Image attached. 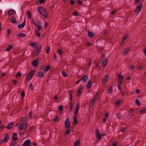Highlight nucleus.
<instances>
[{"mask_svg":"<svg viewBox=\"0 0 146 146\" xmlns=\"http://www.w3.org/2000/svg\"><path fill=\"white\" fill-rule=\"evenodd\" d=\"M108 61L107 59H105L102 62V66L103 67H105L107 65L108 63Z\"/></svg>","mask_w":146,"mask_h":146,"instance_id":"nucleus-17","label":"nucleus"},{"mask_svg":"<svg viewBox=\"0 0 146 146\" xmlns=\"http://www.w3.org/2000/svg\"><path fill=\"white\" fill-rule=\"evenodd\" d=\"M135 101L136 104L137 105H138V106H140V101L138 99H136Z\"/></svg>","mask_w":146,"mask_h":146,"instance_id":"nucleus-42","label":"nucleus"},{"mask_svg":"<svg viewBox=\"0 0 146 146\" xmlns=\"http://www.w3.org/2000/svg\"><path fill=\"white\" fill-rule=\"evenodd\" d=\"M128 38V36L127 35H126L124 36L122 38V40L123 41L125 40Z\"/></svg>","mask_w":146,"mask_h":146,"instance_id":"nucleus-40","label":"nucleus"},{"mask_svg":"<svg viewBox=\"0 0 146 146\" xmlns=\"http://www.w3.org/2000/svg\"><path fill=\"white\" fill-rule=\"evenodd\" d=\"M36 27L37 28V29H38V30H37L38 31H40L41 30H43V29L42 28L41 26L40 25Z\"/></svg>","mask_w":146,"mask_h":146,"instance_id":"nucleus-41","label":"nucleus"},{"mask_svg":"<svg viewBox=\"0 0 146 146\" xmlns=\"http://www.w3.org/2000/svg\"><path fill=\"white\" fill-rule=\"evenodd\" d=\"M108 79V76L107 75H106L103 78L102 80V83L104 85L106 84V82L107 81Z\"/></svg>","mask_w":146,"mask_h":146,"instance_id":"nucleus-10","label":"nucleus"},{"mask_svg":"<svg viewBox=\"0 0 146 146\" xmlns=\"http://www.w3.org/2000/svg\"><path fill=\"white\" fill-rule=\"evenodd\" d=\"M35 72V70L30 71V72L27 74L25 80H26L27 81H28L33 77Z\"/></svg>","mask_w":146,"mask_h":146,"instance_id":"nucleus-3","label":"nucleus"},{"mask_svg":"<svg viewBox=\"0 0 146 146\" xmlns=\"http://www.w3.org/2000/svg\"><path fill=\"white\" fill-rule=\"evenodd\" d=\"M39 32L37 30H36L35 31V35H37L38 37H40V34Z\"/></svg>","mask_w":146,"mask_h":146,"instance_id":"nucleus-27","label":"nucleus"},{"mask_svg":"<svg viewBox=\"0 0 146 146\" xmlns=\"http://www.w3.org/2000/svg\"><path fill=\"white\" fill-rule=\"evenodd\" d=\"M92 43L90 42H88L86 43V45L88 47H90L91 46Z\"/></svg>","mask_w":146,"mask_h":146,"instance_id":"nucleus-64","label":"nucleus"},{"mask_svg":"<svg viewBox=\"0 0 146 146\" xmlns=\"http://www.w3.org/2000/svg\"><path fill=\"white\" fill-rule=\"evenodd\" d=\"M29 87L31 88L32 90H33V84L32 83H31L29 86Z\"/></svg>","mask_w":146,"mask_h":146,"instance_id":"nucleus-63","label":"nucleus"},{"mask_svg":"<svg viewBox=\"0 0 146 146\" xmlns=\"http://www.w3.org/2000/svg\"><path fill=\"white\" fill-rule=\"evenodd\" d=\"M21 76V73L20 72H19L18 73H17L16 75V77H19L20 76Z\"/></svg>","mask_w":146,"mask_h":146,"instance_id":"nucleus-52","label":"nucleus"},{"mask_svg":"<svg viewBox=\"0 0 146 146\" xmlns=\"http://www.w3.org/2000/svg\"><path fill=\"white\" fill-rule=\"evenodd\" d=\"M94 101V99L90 103L89 106L90 108H91L93 105L95 103Z\"/></svg>","mask_w":146,"mask_h":146,"instance_id":"nucleus-31","label":"nucleus"},{"mask_svg":"<svg viewBox=\"0 0 146 146\" xmlns=\"http://www.w3.org/2000/svg\"><path fill=\"white\" fill-rule=\"evenodd\" d=\"M46 0H39V3L40 4H42L45 2Z\"/></svg>","mask_w":146,"mask_h":146,"instance_id":"nucleus-55","label":"nucleus"},{"mask_svg":"<svg viewBox=\"0 0 146 146\" xmlns=\"http://www.w3.org/2000/svg\"><path fill=\"white\" fill-rule=\"evenodd\" d=\"M58 54L60 56L62 55V53L63 52V51L60 49H59L58 50Z\"/></svg>","mask_w":146,"mask_h":146,"instance_id":"nucleus-35","label":"nucleus"},{"mask_svg":"<svg viewBox=\"0 0 146 146\" xmlns=\"http://www.w3.org/2000/svg\"><path fill=\"white\" fill-rule=\"evenodd\" d=\"M31 141L28 139L26 140L23 144V146H31Z\"/></svg>","mask_w":146,"mask_h":146,"instance_id":"nucleus-7","label":"nucleus"},{"mask_svg":"<svg viewBox=\"0 0 146 146\" xmlns=\"http://www.w3.org/2000/svg\"><path fill=\"white\" fill-rule=\"evenodd\" d=\"M102 34L104 36H106L107 34V30H105L102 32Z\"/></svg>","mask_w":146,"mask_h":146,"instance_id":"nucleus-48","label":"nucleus"},{"mask_svg":"<svg viewBox=\"0 0 146 146\" xmlns=\"http://www.w3.org/2000/svg\"><path fill=\"white\" fill-rule=\"evenodd\" d=\"M79 108H79V104H78L77 105V106L76 107V111L75 112V113H74L75 116H76V114L79 110Z\"/></svg>","mask_w":146,"mask_h":146,"instance_id":"nucleus-26","label":"nucleus"},{"mask_svg":"<svg viewBox=\"0 0 146 146\" xmlns=\"http://www.w3.org/2000/svg\"><path fill=\"white\" fill-rule=\"evenodd\" d=\"M15 12V11L13 10H9L8 12V13L9 16H10L13 15V13Z\"/></svg>","mask_w":146,"mask_h":146,"instance_id":"nucleus-25","label":"nucleus"},{"mask_svg":"<svg viewBox=\"0 0 146 146\" xmlns=\"http://www.w3.org/2000/svg\"><path fill=\"white\" fill-rule=\"evenodd\" d=\"M38 44L36 42H32L30 44V45L32 46H36L38 45Z\"/></svg>","mask_w":146,"mask_h":146,"instance_id":"nucleus-39","label":"nucleus"},{"mask_svg":"<svg viewBox=\"0 0 146 146\" xmlns=\"http://www.w3.org/2000/svg\"><path fill=\"white\" fill-rule=\"evenodd\" d=\"M44 75V73L42 71H38L37 72V76L39 77H43Z\"/></svg>","mask_w":146,"mask_h":146,"instance_id":"nucleus-19","label":"nucleus"},{"mask_svg":"<svg viewBox=\"0 0 146 146\" xmlns=\"http://www.w3.org/2000/svg\"><path fill=\"white\" fill-rule=\"evenodd\" d=\"M130 47H127L123 51V55L125 54L126 55L130 51Z\"/></svg>","mask_w":146,"mask_h":146,"instance_id":"nucleus-11","label":"nucleus"},{"mask_svg":"<svg viewBox=\"0 0 146 146\" xmlns=\"http://www.w3.org/2000/svg\"><path fill=\"white\" fill-rule=\"evenodd\" d=\"M121 94L122 96H124L125 94V92L123 90H121Z\"/></svg>","mask_w":146,"mask_h":146,"instance_id":"nucleus-47","label":"nucleus"},{"mask_svg":"<svg viewBox=\"0 0 146 146\" xmlns=\"http://www.w3.org/2000/svg\"><path fill=\"white\" fill-rule=\"evenodd\" d=\"M134 111V109H131L129 110V113H130V116L131 117H133L134 116V114L133 113V112Z\"/></svg>","mask_w":146,"mask_h":146,"instance_id":"nucleus-24","label":"nucleus"},{"mask_svg":"<svg viewBox=\"0 0 146 146\" xmlns=\"http://www.w3.org/2000/svg\"><path fill=\"white\" fill-rule=\"evenodd\" d=\"M58 110L60 111H62L63 110V106L62 105H61L59 107Z\"/></svg>","mask_w":146,"mask_h":146,"instance_id":"nucleus-51","label":"nucleus"},{"mask_svg":"<svg viewBox=\"0 0 146 146\" xmlns=\"http://www.w3.org/2000/svg\"><path fill=\"white\" fill-rule=\"evenodd\" d=\"M134 68V66L133 65H132L130 67H129V69L131 70H133Z\"/></svg>","mask_w":146,"mask_h":146,"instance_id":"nucleus-57","label":"nucleus"},{"mask_svg":"<svg viewBox=\"0 0 146 146\" xmlns=\"http://www.w3.org/2000/svg\"><path fill=\"white\" fill-rule=\"evenodd\" d=\"M113 89L112 87H110L109 88L107 91L108 93L110 94L112 92Z\"/></svg>","mask_w":146,"mask_h":146,"instance_id":"nucleus-33","label":"nucleus"},{"mask_svg":"<svg viewBox=\"0 0 146 146\" xmlns=\"http://www.w3.org/2000/svg\"><path fill=\"white\" fill-rule=\"evenodd\" d=\"M29 117L31 118L32 117V113L31 112H30L28 114Z\"/></svg>","mask_w":146,"mask_h":146,"instance_id":"nucleus-54","label":"nucleus"},{"mask_svg":"<svg viewBox=\"0 0 146 146\" xmlns=\"http://www.w3.org/2000/svg\"><path fill=\"white\" fill-rule=\"evenodd\" d=\"M25 21L22 24H19L18 26V28L21 29H23L25 25Z\"/></svg>","mask_w":146,"mask_h":146,"instance_id":"nucleus-16","label":"nucleus"},{"mask_svg":"<svg viewBox=\"0 0 146 146\" xmlns=\"http://www.w3.org/2000/svg\"><path fill=\"white\" fill-rule=\"evenodd\" d=\"M41 48V46H38L37 47H35L34 50H36V55H38L39 52L40 51Z\"/></svg>","mask_w":146,"mask_h":146,"instance_id":"nucleus-8","label":"nucleus"},{"mask_svg":"<svg viewBox=\"0 0 146 146\" xmlns=\"http://www.w3.org/2000/svg\"><path fill=\"white\" fill-rule=\"evenodd\" d=\"M118 80H122V81L123 78V76H121V75H119L118 76Z\"/></svg>","mask_w":146,"mask_h":146,"instance_id":"nucleus-36","label":"nucleus"},{"mask_svg":"<svg viewBox=\"0 0 146 146\" xmlns=\"http://www.w3.org/2000/svg\"><path fill=\"white\" fill-rule=\"evenodd\" d=\"M9 139V136L8 133L5 134L4 135V138L0 140V144H1L3 143L7 142Z\"/></svg>","mask_w":146,"mask_h":146,"instance_id":"nucleus-4","label":"nucleus"},{"mask_svg":"<svg viewBox=\"0 0 146 146\" xmlns=\"http://www.w3.org/2000/svg\"><path fill=\"white\" fill-rule=\"evenodd\" d=\"M27 124L26 123H22L19 125V129L20 130L25 129L27 127Z\"/></svg>","mask_w":146,"mask_h":146,"instance_id":"nucleus-5","label":"nucleus"},{"mask_svg":"<svg viewBox=\"0 0 146 146\" xmlns=\"http://www.w3.org/2000/svg\"><path fill=\"white\" fill-rule=\"evenodd\" d=\"M74 122L75 125H76L78 124L76 118V116H73Z\"/></svg>","mask_w":146,"mask_h":146,"instance_id":"nucleus-32","label":"nucleus"},{"mask_svg":"<svg viewBox=\"0 0 146 146\" xmlns=\"http://www.w3.org/2000/svg\"><path fill=\"white\" fill-rule=\"evenodd\" d=\"M33 23L34 25L36 27H37L39 25V24H40V22L38 20H36V21H33Z\"/></svg>","mask_w":146,"mask_h":146,"instance_id":"nucleus-20","label":"nucleus"},{"mask_svg":"<svg viewBox=\"0 0 146 146\" xmlns=\"http://www.w3.org/2000/svg\"><path fill=\"white\" fill-rule=\"evenodd\" d=\"M117 143L116 142H113L111 146H117Z\"/></svg>","mask_w":146,"mask_h":146,"instance_id":"nucleus-60","label":"nucleus"},{"mask_svg":"<svg viewBox=\"0 0 146 146\" xmlns=\"http://www.w3.org/2000/svg\"><path fill=\"white\" fill-rule=\"evenodd\" d=\"M38 11L40 14L45 17L47 16V14L45 9L43 7H38Z\"/></svg>","mask_w":146,"mask_h":146,"instance_id":"nucleus-2","label":"nucleus"},{"mask_svg":"<svg viewBox=\"0 0 146 146\" xmlns=\"http://www.w3.org/2000/svg\"><path fill=\"white\" fill-rule=\"evenodd\" d=\"M77 2L79 5H82L83 4V3L82 1L80 0H77Z\"/></svg>","mask_w":146,"mask_h":146,"instance_id":"nucleus-49","label":"nucleus"},{"mask_svg":"<svg viewBox=\"0 0 146 146\" xmlns=\"http://www.w3.org/2000/svg\"><path fill=\"white\" fill-rule=\"evenodd\" d=\"M142 7V4L141 3L139 4L136 8L135 10V12L136 13H139L141 10Z\"/></svg>","mask_w":146,"mask_h":146,"instance_id":"nucleus-6","label":"nucleus"},{"mask_svg":"<svg viewBox=\"0 0 146 146\" xmlns=\"http://www.w3.org/2000/svg\"><path fill=\"white\" fill-rule=\"evenodd\" d=\"M75 2L74 1L71 0L70 1V3L72 5H73L75 4Z\"/></svg>","mask_w":146,"mask_h":146,"instance_id":"nucleus-62","label":"nucleus"},{"mask_svg":"<svg viewBox=\"0 0 146 146\" xmlns=\"http://www.w3.org/2000/svg\"><path fill=\"white\" fill-rule=\"evenodd\" d=\"M39 64V62H38L36 60H34L32 62V64L34 66H37Z\"/></svg>","mask_w":146,"mask_h":146,"instance_id":"nucleus-12","label":"nucleus"},{"mask_svg":"<svg viewBox=\"0 0 146 146\" xmlns=\"http://www.w3.org/2000/svg\"><path fill=\"white\" fill-rule=\"evenodd\" d=\"M92 82L91 81H89L86 86V88L87 89H90L92 87Z\"/></svg>","mask_w":146,"mask_h":146,"instance_id":"nucleus-18","label":"nucleus"},{"mask_svg":"<svg viewBox=\"0 0 146 146\" xmlns=\"http://www.w3.org/2000/svg\"><path fill=\"white\" fill-rule=\"evenodd\" d=\"M102 137V135L100 134L96 135V138L99 140H100L101 139Z\"/></svg>","mask_w":146,"mask_h":146,"instance_id":"nucleus-37","label":"nucleus"},{"mask_svg":"<svg viewBox=\"0 0 146 146\" xmlns=\"http://www.w3.org/2000/svg\"><path fill=\"white\" fill-rule=\"evenodd\" d=\"M14 125V123L13 122H11L9 123L8 125L7 126V128L8 129H11L12 128Z\"/></svg>","mask_w":146,"mask_h":146,"instance_id":"nucleus-13","label":"nucleus"},{"mask_svg":"<svg viewBox=\"0 0 146 146\" xmlns=\"http://www.w3.org/2000/svg\"><path fill=\"white\" fill-rule=\"evenodd\" d=\"M88 76L87 75H85L83 76L80 79L83 82H86L88 80Z\"/></svg>","mask_w":146,"mask_h":146,"instance_id":"nucleus-9","label":"nucleus"},{"mask_svg":"<svg viewBox=\"0 0 146 146\" xmlns=\"http://www.w3.org/2000/svg\"><path fill=\"white\" fill-rule=\"evenodd\" d=\"M46 48H47V49L46 50V52L47 54H48L49 53L50 51V47L49 46H46Z\"/></svg>","mask_w":146,"mask_h":146,"instance_id":"nucleus-43","label":"nucleus"},{"mask_svg":"<svg viewBox=\"0 0 146 146\" xmlns=\"http://www.w3.org/2000/svg\"><path fill=\"white\" fill-rule=\"evenodd\" d=\"M61 74L64 77H66L68 76V75L64 71H62L61 72Z\"/></svg>","mask_w":146,"mask_h":146,"instance_id":"nucleus-34","label":"nucleus"},{"mask_svg":"<svg viewBox=\"0 0 146 146\" xmlns=\"http://www.w3.org/2000/svg\"><path fill=\"white\" fill-rule=\"evenodd\" d=\"M122 102V100H118L115 102V104L117 106H119L120 104Z\"/></svg>","mask_w":146,"mask_h":146,"instance_id":"nucleus-30","label":"nucleus"},{"mask_svg":"<svg viewBox=\"0 0 146 146\" xmlns=\"http://www.w3.org/2000/svg\"><path fill=\"white\" fill-rule=\"evenodd\" d=\"M11 22L13 23H16L17 21L15 17L14 16H13L12 18Z\"/></svg>","mask_w":146,"mask_h":146,"instance_id":"nucleus-29","label":"nucleus"},{"mask_svg":"<svg viewBox=\"0 0 146 146\" xmlns=\"http://www.w3.org/2000/svg\"><path fill=\"white\" fill-rule=\"evenodd\" d=\"M70 102L72 101V93H70Z\"/></svg>","mask_w":146,"mask_h":146,"instance_id":"nucleus-56","label":"nucleus"},{"mask_svg":"<svg viewBox=\"0 0 146 146\" xmlns=\"http://www.w3.org/2000/svg\"><path fill=\"white\" fill-rule=\"evenodd\" d=\"M65 127L67 129L66 130L65 134L66 135L69 134L70 133V130L71 128L70 127V122L68 118H67L66 119L65 121Z\"/></svg>","mask_w":146,"mask_h":146,"instance_id":"nucleus-1","label":"nucleus"},{"mask_svg":"<svg viewBox=\"0 0 146 146\" xmlns=\"http://www.w3.org/2000/svg\"><path fill=\"white\" fill-rule=\"evenodd\" d=\"M88 36L89 38H92L94 36V32L89 31L88 32Z\"/></svg>","mask_w":146,"mask_h":146,"instance_id":"nucleus-14","label":"nucleus"},{"mask_svg":"<svg viewBox=\"0 0 146 146\" xmlns=\"http://www.w3.org/2000/svg\"><path fill=\"white\" fill-rule=\"evenodd\" d=\"M13 46L10 45L7 46V48L5 50V51H10L13 48Z\"/></svg>","mask_w":146,"mask_h":146,"instance_id":"nucleus-21","label":"nucleus"},{"mask_svg":"<svg viewBox=\"0 0 146 146\" xmlns=\"http://www.w3.org/2000/svg\"><path fill=\"white\" fill-rule=\"evenodd\" d=\"M80 143V141H77L75 142L74 146H78Z\"/></svg>","mask_w":146,"mask_h":146,"instance_id":"nucleus-38","label":"nucleus"},{"mask_svg":"<svg viewBox=\"0 0 146 146\" xmlns=\"http://www.w3.org/2000/svg\"><path fill=\"white\" fill-rule=\"evenodd\" d=\"M27 13L28 15V17L30 19H31V12L29 11H28L27 12Z\"/></svg>","mask_w":146,"mask_h":146,"instance_id":"nucleus-45","label":"nucleus"},{"mask_svg":"<svg viewBox=\"0 0 146 146\" xmlns=\"http://www.w3.org/2000/svg\"><path fill=\"white\" fill-rule=\"evenodd\" d=\"M73 15L77 17L78 16V13L76 11H74L73 13Z\"/></svg>","mask_w":146,"mask_h":146,"instance_id":"nucleus-61","label":"nucleus"},{"mask_svg":"<svg viewBox=\"0 0 146 146\" xmlns=\"http://www.w3.org/2000/svg\"><path fill=\"white\" fill-rule=\"evenodd\" d=\"M145 110L144 109H141L140 111V113L142 114L144 113H145Z\"/></svg>","mask_w":146,"mask_h":146,"instance_id":"nucleus-50","label":"nucleus"},{"mask_svg":"<svg viewBox=\"0 0 146 146\" xmlns=\"http://www.w3.org/2000/svg\"><path fill=\"white\" fill-rule=\"evenodd\" d=\"M60 119L58 118V117H56L54 118L53 119V121H54L58 122L59 121Z\"/></svg>","mask_w":146,"mask_h":146,"instance_id":"nucleus-46","label":"nucleus"},{"mask_svg":"<svg viewBox=\"0 0 146 146\" xmlns=\"http://www.w3.org/2000/svg\"><path fill=\"white\" fill-rule=\"evenodd\" d=\"M44 68V67H42L41 68L42 69L44 72H47L49 70L50 68V65H48V66H46L45 67V69L44 70L43 69V68Z\"/></svg>","mask_w":146,"mask_h":146,"instance_id":"nucleus-15","label":"nucleus"},{"mask_svg":"<svg viewBox=\"0 0 146 146\" xmlns=\"http://www.w3.org/2000/svg\"><path fill=\"white\" fill-rule=\"evenodd\" d=\"M36 52H37L36 51V50H35L32 51V57H33L36 56H37L38 55H36Z\"/></svg>","mask_w":146,"mask_h":146,"instance_id":"nucleus-28","label":"nucleus"},{"mask_svg":"<svg viewBox=\"0 0 146 146\" xmlns=\"http://www.w3.org/2000/svg\"><path fill=\"white\" fill-rule=\"evenodd\" d=\"M99 92H98L96 94V95L94 96V100H95V99H97L98 97V95H99Z\"/></svg>","mask_w":146,"mask_h":146,"instance_id":"nucleus-59","label":"nucleus"},{"mask_svg":"<svg viewBox=\"0 0 146 146\" xmlns=\"http://www.w3.org/2000/svg\"><path fill=\"white\" fill-rule=\"evenodd\" d=\"M35 126H32L29 129V131L31 132L33 130H34L35 129Z\"/></svg>","mask_w":146,"mask_h":146,"instance_id":"nucleus-53","label":"nucleus"},{"mask_svg":"<svg viewBox=\"0 0 146 146\" xmlns=\"http://www.w3.org/2000/svg\"><path fill=\"white\" fill-rule=\"evenodd\" d=\"M87 62L88 63V65L89 66L91 64V61L90 59H88L87 60Z\"/></svg>","mask_w":146,"mask_h":146,"instance_id":"nucleus-44","label":"nucleus"},{"mask_svg":"<svg viewBox=\"0 0 146 146\" xmlns=\"http://www.w3.org/2000/svg\"><path fill=\"white\" fill-rule=\"evenodd\" d=\"M26 35L25 34H24L23 33H19L18 34V35H17V37H25L26 36Z\"/></svg>","mask_w":146,"mask_h":146,"instance_id":"nucleus-23","label":"nucleus"},{"mask_svg":"<svg viewBox=\"0 0 146 146\" xmlns=\"http://www.w3.org/2000/svg\"><path fill=\"white\" fill-rule=\"evenodd\" d=\"M17 143V142L15 143H14V142L13 141H12L10 145V146H13L15 145Z\"/></svg>","mask_w":146,"mask_h":146,"instance_id":"nucleus-58","label":"nucleus"},{"mask_svg":"<svg viewBox=\"0 0 146 146\" xmlns=\"http://www.w3.org/2000/svg\"><path fill=\"white\" fill-rule=\"evenodd\" d=\"M70 108L69 111L71 112L73 109V101L70 102Z\"/></svg>","mask_w":146,"mask_h":146,"instance_id":"nucleus-22","label":"nucleus"}]
</instances>
